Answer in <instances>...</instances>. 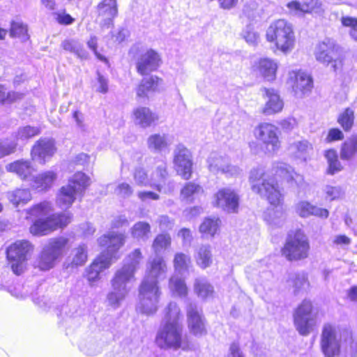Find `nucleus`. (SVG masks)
Listing matches in <instances>:
<instances>
[{"mask_svg": "<svg viewBox=\"0 0 357 357\" xmlns=\"http://www.w3.org/2000/svg\"><path fill=\"white\" fill-rule=\"evenodd\" d=\"M183 339V324H160L155 343L160 349L176 351L182 347Z\"/></svg>", "mask_w": 357, "mask_h": 357, "instance_id": "6", "label": "nucleus"}, {"mask_svg": "<svg viewBox=\"0 0 357 357\" xmlns=\"http://www.w3.org/2000/svg\"><path fill=\"white\" fill-rule=\"evenodd\" d=\"M87 246L85 244H81L78 247L72 250L68 260H70L72 266H83L87 261Z\"/></svg>", "mask_w": 357, "mask_h": 357, "instance_id": "42", "label": "nucleus"}, {"mask_svg": "<svg viewBox=\"0 0 357 357\" xmlns=\"http://www.w3.org/2000/svg\"><path fill=\"white\" fill-rule=\"evenodd\" d=\"M41 133V128L39 126H31L29 125L18 128L16 132H13L10 138V140L18 143H26L30 139L39 135Z\"/></svg>", "mask_w": 357, "mask_h": 357, "instance_id": "32", "label": "nucleus"}, {"mask_svg": "<svg viewBox=\"0 0 357 357\" xmlns=\"http://www.w3.org/2000/svg\"><path fill=\"white\" fill-rule=\"evenodd\" d=\"M213 204L227 213H237L239 195L231 188H220L214 195Z\"/></svg>", "mask_w": 357, "mask_h": 357, "instance_id": "17", "label": "nucleus"}, {"mask_svg": "<svg viewBox=\"0 0 357 357\" xmlns=\"http://www.w3.org/2000/svg\"><path fill=\"white\" fill-rule=\"evenodd\" d=\"M142 258L139 249H135L123 261V266L118 269L112 279V291L107 294V300L114 307L119 306L130 291L129 284L135 279V273Z\"/></svg>", "mask_w": 357, "mask_h": 357, "instance_id": "2", "label": "nucleus"}, {"mask_svg": "<svg viewBox=\"0 0 357 357\" xmlns=\"http://www.w3.org/2000/svg\"><path fill=\"white\" fill-rule=\"evenodd\" d=\"M310 245L307 236L301 230L288 234L282 255L289 260H298L308 255Z\"/></svg>", "mask_w": 357, "mask_h": 357, "instance_id": "9", "label": "nucleus"}, {"mask_svg": "<svg viewBox=\"0 0 357 357\" xmlns=\"http://www.w3.org/2000/svg\"><path fill=\"white\" fill-rule=\"evenodd\" d=\"M10 36L12 38H17L22 41H26L29 38L27 25L20 21L13 22Z\"/></svg>", "mask_w": 357, "mask_h": 357, "instance_id": "46", "label": "nucleus"}, {"mask_svg": "<svg viewBox=\"0 0 357 357\" xmlns=\"http://www.w3.org/2000/svg\"><path fill=\"white\" fill-rule=\"evenodd\" d=\"M111 264V257L105 254H100L94 259L92 264L86 268L85 271V277L89 282L91 286L93 285V282L100 279V273L108 268Z\"/></svg>", "mask_w": 357, "mask_h": 357, "instance_id": "25", "label": "nucleus"}, {"mask_svg": "<svg viewBox=\"0 0 357 357\" xmlns=\"http://www.w3.org/2000/svg\"><path fill=\"white\" fill-rule=\"evenodd\" d=\"M289 282L294 288L295 294H298L308 286L307 277L304 273L292 274Z\"/></svg>", "mask_w": 357, "mask_h": 357, "instance_id": "53", "label": "nucleus"}, {"mask_svg": "<svg viewBox=\"0 0 357 357\" xmlns=\"http://www.w3.org/2000/svg\"><path fill=\"white\" fill-rule=\"evenodd\" d=\"M287 84L291 89L296 98H303L310 93L313 79L310 75L303 70H291L288 73Z\"/></svg>", "mask_w": 357, "mask_h": 357, "instance_id": "13", "label": "nucleus"}, {"mask_svg": "<svg viewBox=\"0 0 357 357\" xmlns=\"http://www.w3.org/2000/svg\"><path fill=\"white\" fill-rule=\"evenodd\" d=\"M174 162L177 173L184 179L190 178L192 173V155L184 146H177L174 151Z\"/></svg>", "mask_w": 357, "mask_h": 357, "instance_id": "21", "label": "nucleus"}, {"mask_svg": "<svg viewBox=\"0 0 357 357\" xmlns=\"http://www.w3.org/2000/svg\"><path fill=\"white\" fill-rule=\"evenodd\" d=\"M312 145L307 140L294 142L289 146V151L292 155L304 161L312 152Z\"/></svg>", "mask_w": 357, "mask_h": 357, "instance_id": "35", "label": "nucleus"}, {"mask_svg": "<svg viewBox=\"0 0 357 357\" xmlns=\"http://www.w3.org/2000/svg\"><path fill=\"white\" fill-rule=\"evenodd\" d=\"M171 243V238L167 234L158 235L153 243V248L157 256L165 250Z\"/></svg>", "mask_w": 357, "mask_h": 357, "instance_id": "54", "label": "nucleus"}, {"mask_svg": "<svg viewBox=\"0 0 357 357\" xmlns=\"http://www.w3.org/2000/svg\"><path fill=\"white\" fill-rule=\"evenodd\" d=\"M221 225L219 218H206L199 227V231L206 237H213Z\"/></svg>", "mask_w": 357, "mask_h": 357, "instance_id": "43", "label": "nucleus"}, {"mask_svg": "<svg viewBox=\"0 0 357 357\" xmlns=\"http://www.w3.org/2000/svg\"><path fill=\"white\" fill-rule=\"evenodd\" d=\"M167 265L162 257L155 256L149 262L148 266V273L144 280H148V283L154 281L155 286H158L159 280H164L166 278Z\"/></svg>", "mask_w": 357, "mask_h": 357, "instance_id": "27", "label": "nucleus"}, {"mask_svg": "<svg viewBox=\"0 0 357 357\" xmlns=\"http://www.w3.org/2000/svg\"><path fill=\"white\" fill-rule=\"evenodd\" d=\"M312 206L313 204L308 202H299L295 206L296 212L302 218H308L311 216Z\"/></svg>", "mask_w": 357, "mask_h": 357, "instance_id": "60", "label": "nucleus"}, {"mask_svg": "<svg viewBox=\"0 0 357 357\" xmlns=\"http://www.w3.org/2000/svg\"><path fill=\"white\" fill-rule=\"evenodd\" d=\"M134 122L143 128L150 127L158 121V115L146 107H139L133 110Z\"/></svg>", "mask_w": 357, "mask_h": 357, "instance_id": "30", "label": "nucleus"}, {"mask_svg": "<svg viewBox=\"0 0 357 357\" xmlns=\"http://www.w3.org/2000/svg\"><path fill=\"white\" fill-rule=\"evenodd\" d=\"M7 198L15 207L24 206L32 199L31 191L27 188H16L7 192Z\"/></svg>", "mask_w": 357, "mask_h": 357, "instance_id": "36", "label": "nucleus"}, {"mask_svg": "<svg viewBox=\"0 0 357 357\" xmlns=\"http://www.w3.org/2000/svg\"><path fill=\"white\" fill-rule=\"evenodd\" d=\"M17 143L8 138L0 140V159L14 153Z\"/></svg>", "mask_w": 357, "mask_h": 357, "instance_id": "57", "label": "nucleus"}, {"mask_svg": "<svg viewBox=\"0 0 357 357\" xmlns=\"http://www.w3.org/2000/svg\"><path fill=\"white\" fill-rule=\"evenodd\" d=\"M55 142L50 138H40L31 149L32 160L45 164L56 152Z\"/></svg>", "mask_w": 357, "mask_h": 357, "instance_id": "22", "label": "nucleus"}, {"mask_svg": "<svg viewBox=\"0 0 357 357\" xmlns=\"http://www.w3.org/2000/svg\"><path fill=\"white\" fill-rule=\"evenodd\" d=\"M33 249L32 244L26 240L16 241L7 248V258L15 274L20 275L24 272Z\"/></svg>", "mask_w": 357, "mask_h": 357, "instance_id": "8", "label": "nucleus"}, {"mask_svg": "<svg viewBox=\"0 0 357 357\" xmlns=\"http://www.w3.org/2000/svg\"><path fill=\"white\" fill-rule=\"evenodd\" d=\"M68 239L63 236L50 238L43 246L37 260L36 266L42 271L52 268L63 256Z\"/></svg>", "mask_w": 357, "mask_h": 357, "instance_id": "7", "label": "nucleus"}, {"mask_svg": "<svg viewBox=\"0 0 357 357\" xmlns=\"http://www.w3.org/2000/svg\"><path fill=\"white\" fill-rule=\"evenodd\" d=\"M79 349L84 354L91 356H95L100 351L97 343L93 340L82 342Z\"/></svg>", "mask_w": 357, "mask_h": 357, "instance_id": "56", "label": "nucleus"}, {"mask_svg": "<svg viewBox=\"0 0 357 357\" xmlns=\"http://www.w3.org/2000/svg\"><path fill=\"white\" fill-rule=\"evenodd\" d=\"M162 80L156 76H150L144 78L137 89V95L139 97H146L149 93L158 90Z\"/></svg>", "mask_w": 357, "mask_h": 357, "instance_id": "37", "label": "nucleus"}, {"mask_svg": "<svg viewBox=\"0 0 357 357\" xmlns=\"http://www.w3.org/2000/svg\"><path fill=\"white\" fill-rule=\"evenodd\" d=\"M344 138L342 132L338 128H332L329 130L328 135L326 138L327 142L341 140Z\"/></svg>", "mask_w": 357, "mask_h": 357, "instance_id": "62", "label": "nucleus"}, {"mask_svg": "<svg viewBox=\"0 0 357 357\" xmlns=\"http://www.w3.org/2000/svg\"><path fill=\"white\" fill-rule=\"evenodd\" d=\"M160 291L154 281L148 283L143 280L139 287V301L137 309L140 312L149 315L154 314L158 310Z\"/></svg>", "mask_w": 357, "mask_h": 357, "instance_id": "10", "label": "nucleus"}, {"mask_svg": "<svg viewBox=\"0 0 357 357\" xmlns=\"http://www.w3.org/2000/svg\"><path fill=\"white\" fill-rule=\"evenodd\" d=\"M188 325L192 334L195 336H202L206 333L205 320L202 316V310L197 305L190 304L187 309Z\"/></svg>", "mask_w": 357, "mask_h": 357, "instance_id": "23", "label": "nucleus"}, {"mask_svg": "<svg viewBox=\"0 0 357 357\" xmlns=\"http://www.w3.org/2000/svg\"><path fill=\"white\" fill-rule=\"evenodd\" d=\"M357 152V137H352L343 144L340 156L342 159H349Z\"/></svg>", "mask_w": 357, "mask_h": 357, "instance_id": "50", "label": "nucleus"}, {"mask_svg": "<svg viewBox=\"0 0 357 357\" xmlns=\"http://www.w3.org/2000/svg\"><path fill=\"white\" fill-rule=\"evenodd\" d=\"M242 37L245 39L246 43L252 46H255L258 44L259 40V35L254 30V28L248 25L242 31Z\"/></svg>", "mask_w": 357, "mask_h": 357, "instance_id": "55", "label": "nucleus"}, {"mask_svg": "<svg viewBox=\"0 0 357 357\" xmlns=\"http://www.w3.org/2000/svg\"><path fill=\"white\" fill-rule=\"evenodd\" d=\"M169 288L174 294L179 296H185L187 294L188 289L183 279L176 275L170 278Z\"/></svg>", "mask_w": 357, "mask_h": 357, "instance_id": "47", "label": "nucleus"}, {"mask_svg": "<svg viewBox=\"0 0 357 357\" xmlns=\"http://www.w3.org/2000/svg\"><path fill=\"white\" fill-rule=\"evenodd\" d=\"M342 333L338 327L330 324L323 326L321 347L326 357H333L339 354Z\"/></svg>", "mask_w": 357, "mask_h": 357, "instance_id": "12", "label": "nucleus"}, {"mask_svg": "<svg viewBox=\"0 0 357 357\" xmlns=\"http://www.w3.org/2000/svg\"><path fill=\"white\" fill-rule=\"evenodd\" d=\"M51 210V204L44 202L36 204L26 211L27 219L32 217L38 218L29 227L31 234L39 236L47 235L58 228L67 226L70 222L72 215L70 213L53 214L43 218V217L48 215Z\"/></svg>", "mask_w": 357, "mask_h": 357, "instance_id": "3", "label": "nucleus"}, {"mask_svg": "<svg viewBox=\"0 0 357 357\" xmlns=\"http://www.w3.org/2000/svg\"><path fill=\"white\" fill-rule=\"evenodd\" d=\"M325 198L329 201H333L341 197L344 192L341 187L337 185H327L324 188Z\"/></svg>", "mask_w": 357, "mask_h": 357, "instance_id": "58", "label": "nucleus"}, {"mask_svg": "<svg viewBox=\"0 0 357 357\" xmlns=\"http://www.w3.org/2000/svg\"><path fill=\"white\" fill-rule=\"evenodd\" d=\"M9 172L15 173L24 181H33V173L36 171L29 160H20L11 162L6 166Z\"/></svg>", "mask_w": 357, "mask_h": 357, "instance_id": "29", "label": "nucleus"}, {"mask_svg": "<svg viewBox=\"0 0 357 357\" xmlns=\"http://www.w3.org/2000/svg\"><path fill=\"white\" fill-rule=\"evenodd\" d=\"M249 182L252 190L266 197L271 205L264 214V220L273 228L282 227L286 215L282 206L283 196L275 178H271L264 167L259 166L250 171Z\"/></svg>", "mask_w": 357, "mask_h": 357, "instance_id": "1", "label": "nucleus"}, {"mask_svg": "<svg viewBox=\"0 0 357 357\" xmlns=\"http://www.w3.org/2000/svg\"><path fill=\"white\" fill-rule=\"evenodd\" d=\"M90 185V178L84 173L78 172L69 179L66 185L62 186L56 197V203L62 209L70 208L77 197H82Z\"/></svg>", "mask_w": 357, "mask_h": 357, "instance_id": "4", "label": "nucleus"}, {"mask_svg": "<svg viewBox=\"0 0 357 357\" xmlns=\"http://www.w3.org/2000/svg\"><path fill=\"white\" fill-rule=\"evenodd\" d=\"M171 144L167 135L153 134L149 137L147 145L150 150L154 151H162L167 149Z\"/></svg>", "mask_w": 357, "mask_h": 357, "instance_id": "39", "label": "nucleus"}, {"mask_svg": "<svg viewBox=\"0 0 357 357\" xmlns=\"http://www.w3.org/2000/svg\"><path fill=\"white\" fill-rule=\"evenodd\" d=\"M196 294L202 299L212 298L214 295L213 286L205 278H198L194 283Z\"/></svg>", "mask_w": 357, "mask_h": 357, "instance_id": "38", "label": "nucleus"}, {"mask_svg": "<svg viewBox=\"0 0 357 357\" xmlns=\"http://www.w3.org/2000/svg\"><path fill=\"white\" fill-rule=\"evenodd\" d=\"M195 259L197 264L204 269L209 267L213 262V255L210 245L200 246L195 255Z\"/></svg>", "mask_w": 357, "mask_h": 357, "instance_id": "40", "label": "nucleus"}, {"mask_svg": "<svg viewBox=\"0 0 357 357\" xmlns=\"http://www.w3.org/2000/svg\"><path fill=\"white\" fill-rule=\"evenodd\" d=\"M98 84L96 91L101 93H106L108 91V79L99 73H98Z\"/></svg>", "mask_w": 357, "mask_h": 357, "instance_id": "64", "label": "nucleus"}, {"mask_svg": "<svg viewBox=\"0 0 357 357\" xmlns=\"http://www.w3.org/2000/svg\"><path fill=\"white\" fill-rule=\"evenodd\" d=\"M312 310V303L310 301L304 300L294 314L295 326L302 335H308L311 331L312 326L310 321Z\"/></svg>", "mask_w": 357, "mask_h": 357, "instance_id": "19", "label": "nucleus"}, {"mask_svg": "<svg viewBox=\"0 0 357 357\" xmlns=\"http://www.w3.org/2000/svg\"><path fill=\"white\" fill-rule=\"evenodd\" d=\"M253 70L268 82H273L276 78L278 63L270 59H260L253 66Z\"/></svg>", "mask_w": 357, "mask_h": 357, "instance_id": "28", "label": "nucleus"}, {"mask_svg": "<svg viewBox=\"0 0 357 357\" xmlns=\"http://www.w3.org/2000/svg\"><path fill=\"white\" fill-rule=\"evenodd\" d=\"M22 94L15 91H7L6 89L0 85V103L9 105L22 98Z\"/></svg>", "mask_w": 357, "mask_h": 357, "instance_id": "52", "label": "nucleus"}, {"mask_svg": "<svg viewBox=\"0 0 357 357\" xmlns=\"http://www.w3.org/2000/svg\"><path fill=\"white\" fill-rule=\"evenodd\" d=\"M182 324V315L177 304L170 302L165 310V315L160 324Z\"/></svg>", "mask_w": 357, "mask_h": 357, "instance_id": "41", "label": "nucleus"}, {"mask_svg": "<svg viewBox=\"0 0 357 357\" xmlns=\"http://www.w3.org/2000/svg\"><path fill=\"white\" fill-rule=\"evenodd\" d=\"M264 91L268 98L264 109V114L270 115L280 112L283 108V102L278 92L273 89H264Z\"/></svg>", "mask_w": 357, "mask_h": 357, "instance_id": "34", "label": "nucleus"}, {"mask_svg": "<svg viewBox=\"0 0 357 357\" xmlns=\"http://www.w3.org/2000/svg\"><path fill=\"white\" fill-rule=\"evenodd\" d=\"M167 176V165L163 161L160 162L158 165L151 181L148 179L147 174L143 168H137L133 174L136 184L142 186L150 185L155 188L158 192L162 191V185L165 183Z\"/></svg>", "mask_w": 357, "mask_h": 357, "instance_id": "15", "label": "nucleus"}, {"mask_svg": "<svg viewBox=\"0 0 357 357\" xmlns=\"http://www.w3.org/2000/svg\"><path fill=\"white\" fill-rule=\"evenodd\" d=\"M63 50L75 54L82 59H86L88 53L83 48L82 45L75 40H65L61 43Z\"/></svg>", "mask_w": 357, "mask_h": 357, "instance_id": "45", "label": "nucleus"}, {"mask_svg": "<svg viewBox=\"0 0 357 357\" xmlns=\"http://www.w3.org/2000/svg\"><path fill=\"white\" fill-rule=\"evenodd\" d=\"M132 236L137 241H146L151 232V226L148 222L139 221L136 222L130 229Z\"/></svg>", "mask_w": 357, "mask_h": 357, "instance_id": "44", "label": "nucleus"}, {"mask_svg": "<svg viewBox=\"0 0 357 357\" xmlns=\"http://www.w3.org/2000/svg\"><path fill=\"white\" fill-rule=\"evenodd\" d=\"M132 192V187L127 183H119L114 190V194L121 198L130 197Z\"/></svg>", "mask_w": 357, "mask_h": 357, "instance_id": "61", "label": "nucleus"}, {"mask_svg": "<svg viewBox=\"0 0 357 357\" xmlns=\"http://www.w3.org/2000/svg\"><path fill=\"white\" fill-rule=\"evenodd\" d=\"M289 14L302 16L305 13H321L323 11L319 0H305L303 2L292 1L287 4Z\"/></svg>", "mask_w": 357, "mask_h": 357, "instance_id": "24", "label": "nucleus"}, {"mask_svg": "<svg viewBox=\"0 0 357 357\" xmlns=\"http://www.w3.org/2000/svg\"><path fill=\"white\" fill-rule=\"evenodd\" d=\"M126 236L123 233H116L109 231L107 234L100 236L98 241L101 247L106 248V251L101 254H105L112 259H118L117 251L123 245Z\"/></svg>", "mask_w": 357, "mask_h": 357, "instance_id": "20", "label": "nucleus"}, {"mask_svg": "<svg viewBox=\"0 0 357 357\" xmlns=\"http://www.w3.org/2000/svg\"><path fill=\"white\" fill-rule=\"evenodd\" d=\"M272 171L276 176L286 179L288 182H295L297 185L303 180L301 175L294 172L291 167L284 162L274 163Z\"/></svg>", "mask_w": 357, "mask_h": 357, "instance_id": "31", "label": "nucleus"}, {"mask_svg": "<svg viewBox=\"0 0 357 357\" xmlns=\"http://www.w3.org/2000/svg\"><path fill=\"white\" fill-rule=\"evenodd\" d=\"M98 12L101 25L109 28L118 14L116 0H103L98 5Z\"/></svg>", "mask_w": 357, "mask_h": 357, "instance_id": "26", "label": "nucleus"}, {"mask_svg": "<svg viewBox=\"0 0 357 357\" xmlns=\"http://www.w3.org/2000/svg\"><path fill=\"white\" fill-rule=\"evenodd\" d=\"M341 22L343 26L349 27L351 37L357 41V18L352 17H342Z\"/></svg>", "mask_w": 357, "mask_h": 357, "instance_id": "59", "label": "nucleus"}, {"mask_svg": "<svg viewBox=\"0 0 357 357\" xmlns=\"http://www.w3.org/2000/svg\"><path fill=\"white\" fill-rule=\"evenodd\" d=\"M255 137L261 142L266 151L274 153L280 148V141L278 137V130L273 124L264 123L255 128Z\"/></svg>", "mask_w": 357, "mask_h": 357, "instance_id": "14", "label": "nucleus"}, {"mask_svg": "<svg viewBox=\"0 0 357 357\" xmlns=\"http://www.w3.org/2000/svg\"><path fill=\"white\" fill-rule=\"evenodd\" d=\"M57 178V174L53 170H47L33 178L32 186L39 190H47L52 187Z\"/></svg>", "mask_w": 357, "mask_h": 357, "instance_id": "33", "label": "nucleus"}, {"mask_svg": "<svg viewBox=\"0 0 357 357\" xmlns=\"http://www.w3.org/2000/svg\"><path fill=\"white\" fill-rule=\"evenodd\" d=\"M208 167L213 174H223L227 176H236L241 174V169L229 163V158L219 153L213 152L208 160Z\"/></svg>", "mask_w": 357, "mask_h": 357, "instance_id": "18", "label": "nucleus"}, {"mask_svg": "<svg viewBox=\"0 0 357 357\" xmlns=\"http://www.w3.org/2000/svg\"><path fill=\"white\" fill-rule=\"evenodd\" d=\"M266 39L274 42L278 50L284 54L291 52L295 44V36L291 24L285 20L273 22L266 31Z\"/></svg>", "mask_w": 357, "mask_h": 357, "instance_id": "5", "label": "nucleus"}, {"mask_svg": "<svg viewBox=\"0 0 357 357\" xmlns=\"http://www.w3.org/2000/svg\"><path fill=\"white\" fill-rule=\"evenodd\" d=\"M354 121V112L352 109L347 107L341 113L337 119L338 123L345 131L351 130Z\"/></svg>", "mask_w": 357, "mask_h": 357, "instance_id": "49", "label": "nucleus"}, {"mask_svg": "<svg viewBox=\"0 0 357 357\" xmlns=\"http://www.w3.org/2000/svg\"><path fill=\"white\" fill-rule=\"evenodd\" d=\"M202 192V188L194 183H188L181 190V196L183 199L191 202L197 195Z\"/></svg>", "mask_w": 357, "mask_h": 357, "instance_id": "51", "label": "nucleus"}, {"mask_svg": "<svg viewBox=\"0 0 357 357\" xmlns=\"http://www.w3.org/2000/svg\"><path fill=\"white\" fill-rule=\"evenodd\" d=\"M130 52L136 57L137 71L142 75L155 71L160 66V56L153 49L142 50L139 45H135L130 49Z\"/></svg>", "mask_w": 357, "mask_h": 357, "instance_id": "11", "label": "nucleus"}, {"mask_svg": "<svg viewBox=\"0 0 357 357\" xmlns=\"http://www.w3.org/2000/svg\"><path fill=\"white\" fill-rule=\"evenodd\" d=\"M338 51L339 46L333 39L327 38L317 43L314 55L316 60L324 65L331 63L333 70L336 71Z\"/></svg>", "mask_w": 357, "mask_h": 357, "instance_id": "16", "label": "nucleus"}, {"mask_svg": "<svg viewBox=\"0 0 357 357\" xmlns=\"http://www.w3.org/2000/svg\"><path fill=\"white\" fill-rule=\"evenodd\" d=\"M191 262L190 257L183 253H176L174 259L175 271L178 274H182L188 271Z\"/></svg>", "mask_w": 357, "mask_h": 357, "instance_id": "48", "label": "nucleus"}, {"mask_svg": "<svg viewBox=\"0 0 357 357\" xmlns=\"http://www.w3.org/2000/svg\"><path fill=\"white\" fill-rule=\"evenodd\" d=\"M138 198L142 202L159 199L158 194L151 191H139L137 192Z\"/></svg>", "mask_w": 357, "mask_h": 357, "instance_id": "63", "label": "nucleus"}]
</instances>
